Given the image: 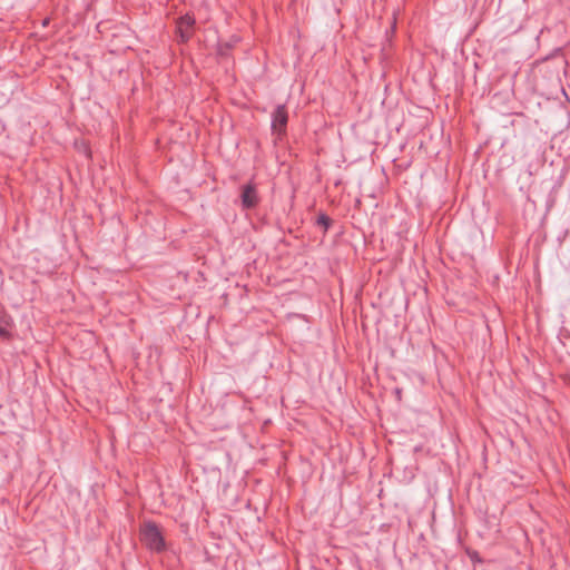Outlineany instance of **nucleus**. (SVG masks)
Listing matches in <instances>:
<instances>
[{
	"label": "nucleus",
	"instance_id": "f257e3e1",
	"mask_svg": "<svg viewBox=\"0 0 570 570\" xmlns=\"http://www.w3.org/2000/svg\"><path fill=\"white\" fill-rule=\"evenodd\" d=\"M140 538L144 544L151 551L160 552L165 549V540L158 527L147 522L140 530Z\"/></svg>",
	"mask_w": 570,
	"mask_h": 570
},
{
	"label": "nucleus",
	"instance_id": "f03ea898",
	"mask_svg": "<svg viewBox=\"0 0 570 570\" xmlns=\"http://www.w3.org/2000/svg\"><path fill=\"white\" fill-rule=\"evenodd\" d=\"M287 112L284 105H278L272 114V130L274 134L281 136L287 125Z\"/></svg>",
	"mask_w": 570,
	"mask_h": 570
},
{
	"label": "nucleus",
	"instance_id": "7ed1b4c3",
	"mask_svg": "<svg viewBox=\"0 0 570 570\" xmlns=\"http://www.w3.org/2000/svg\"><path fill=\"white\" fill-rule=\"evenodd\" d=\"M240 200L244 208H253L257 205L258 195L253 184H247L242 187Z\"/></svg>",
	"mask_w": 570,
	"mask_h": 570
},
{
	"label": "nucleus",
	"instance_id": "20e7f679",
	"mask_svg": "<svg viewBox=\"0 0 570 570\" xmlns=\"http://www.w3.org/2000/svg\"><path fill=\"white\" fill-rule=\"evenodd\" d=\"M194 23L195 19L188 14L179 19L177 28L183 41H187L190 38V29Z\"/></svg>",
	"mask_w": 570,
	"mask_h": 570
},
{
	"label": "nucleus",
	"instance_id": "39448f33",
	"mask_svg": "<svg viewBox=\"0 0 570 570\" xmlns=\"http://www.w3.org/2000/svg\"><path fill=\"white\" fill-rule=\"evenodd\" d=\"M12 321L7 315H0V338L7 340L11 335Z\"/></svg>",
	"mask_w": 570,
	"mask_h": 570
},
{
	"label": "nucleus",
	"instance_id": "423d86ee",
	"mask_svg": "<svg viewBox=\"0 0 570 570\" xmlns=\"http://www.w3.org/2000/svg\"><path fill=\"white\" fill-rule=\"evenodd\" d=\"M317 225L324 227V229L327 230L331 225V219L325 214H321L317 218Z\"/></svg>",
	"mask_w": 570,
	"mask_h": 570
},
{
	"label": "nucleus",
	"instance_id": "0eeeda50",
	"mask_svg": "<svg viewBox=\"0 0 570 570\" xmlns=\"http://www.w3.org/2000/svg\"><path fill=\"white\" fill-rule=\"evenodd\" d=\"M48 24V19H45L43 20V26H47Z\"/></svg>",
	"mask_w": 570,
	"mask_h": 570
}]
</instances>
